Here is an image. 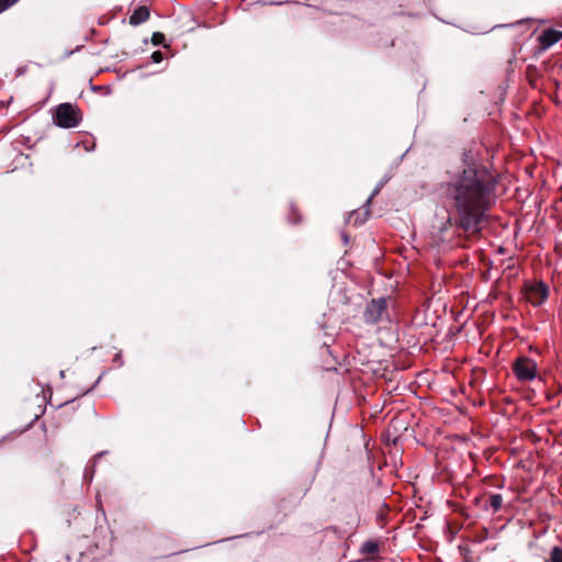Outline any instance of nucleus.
<instances>
[{
  "instance_id": "f3484780",
  "label": "nucleus",
  "mask_w": 562,
  "mask_h": 562,
  "mask_svg": "<svg viewBox=\"0 0 562 562\" xmlns=\"http://www.w3.org/2000/svg\"><path fill=\"white\" fill-rule=\"evenodd\" d=\"M92 474H93L92 472L89 473V471L87 470L86 473H85V477L88 479L89 481H91L92 480Z\"/></svg>"
},
{
  "instance_id": "ddd939ff",
  "label": "nucleus",
  "mask_w": 562,
  "mask_h": 562,
  "mask_svg": "<svg viewBox=\"0 0 562 562\" xmlns=\"http://www.w3.org/2000/svg\"><path fill=\"white\" fill-rule=\"evenodd\" d=\"M162 40H164V34L162 33L157 32V33L153 34V42H154V44L158 45V44L161 43Z\"/></svg>"
},
{
  "instance_id": "f257e3e1",
  "label": "nucleus",
  "mask_w": 562,
  "mask_h": 562,
  "mask_svg": "<svg viewBox=\"0 0 562 562\" xmlns=\"http://www.w3.org/2000/svg\"><path fill=\"white\" fill-rule=\"evenodd\" d=\"M495 184V175L469 154H464L462 166L449 169L447 180L441 187L453 216L447 218L440 231H445L452 223L464 232L479 231L493 202Z\"/></svg>"
},
{
  "instance_id": "423d86ee",
  "label": "nucleus",
  "mask_w": 562,
  "mask_h": 562,
  "mask_svg": "<svg viewBox=\"0 0 562 562\" xmlns=\"http://www.w3.org/2000/svg\"><path fill=\"white\" fill-rule=\"evenodd\" d=\"M562 38V31L549 29L544 30L540 36L539 42L542 48H549Z\"/></svg>"
},
{
  "instance_id": "9d476101",
  "label": "nucleus",
  "mask_w": 562,
  "mask_h": 562,
  "mask_svg": "<svg viewBox=\"0 0 562 562\" xmlns=\"http://www.w3.org/2000/svg\"><path fill=\"white\" fill-rule=\"evenodd\" d=\"M543 562H562V547L554 546Z\"/></svg>"
},
{
  "instance_id": "2eb2a0df",
  "label": "nucleus",
  "mask_w": 562,
  "mask_h": 562,
  "mask_svg": "<svg viewBox=\"0 0 562 562\" xmlns=\"http://www.w3.org/2000/svg\"><path fill=\"white\" fill-rule=\"evenodd\" d=\"M83 145H85V150L86 151H91L95 147V143H83Z\"/></svg>"
},
{
  "instance_id": "f8f14e48",
  "label": "nucleus",
  "mask_w": 562,
  "mask_h": 562,
  "mask_svg": "<svg viewBox=\"0 0 562 562\" xmlns=\"http://www.w3.org/2000/svg\"><path fill=\"white\" fill-rule=\"evenodd\" d=\"M19 0H0V13L15 4Z\"/></svg>"
},
{
  "instance_id": "dca6fc26",
  "label": "nucleus",
  "mask_w": 562,
  "mask_h": 562,
  "mask_svg": "<svg viewBox=\"0 0 562 562\" xmlns=\"http://www.w3.org/2000/svg\"><path fill=\"white\" fill-rule=\"evenodd\" d=\"M381 186H382V183H381V184H379V186L374 189V191L372 192V194L370 195V198L367 200V203H370V202H371V200L373 199V196H374L375 194H378V193H379Z\"/></svg>"
},
{
  "instance_id": "a211bd4d",
  "label": "nucleus",
  "mask_w": 562,
  "mask_h": 562,
  "mask_svg": "<svg viewBox=\"0 0 562 562\" xmlns=\"http://www.w3.org/2000/svg\"><path fill=\"white\" fill-rule=\"evenodd\" d=\"M342 237H344V241H345V244H347V243H348V237H347V235H344Z\"/></svg>"
},
{
  "instance_id": "20e7f679",
  "label": "nucleus",
  "mask_w": 562,
  "mask_h": 562,
  "mask_svg": "<svg viewBox=\"0 0 562 562\" xmlns=\"http://www.w3.org/2000/svg\"><path fill=\"white\" fill-rule=\"evenodd\" d=\"M548 286L543 282L527 283L525 285V297L535 306L541 305L548 297Z\"/></svg>"
},
{
  "instance_id": "1a4fd4ad",
  "label": "nucleus",
  "mask_w": 562,
  "mask_h": 562,
  "mask_svg": "<svg viewBox=\"0 0 562 562\" xmlns=\"http://www.w3.org/2000/svg\"><path fill=\"white\" fill-rule=\"evenodd\" d=\"M368 216H369L368 210H364L362 213L355 211L349 215L348 221L349 222L353 221L355 225H360L367 221Z\"/></svg>"
},
{
  "instance_id": "f03ea898",
  "label": "nucleus",
  "mask_w": 562,
  "mask_h": 562,
  "mask_svg": "<svg viewBox=\"0 0 562 562\" xmlns=\"http://www.w3.org/2000/svg\"><path fill=\"white\" fill-rule=\"evenodd\" d=\"M82 121L80 109L72 103L66 102L57 105L54 110L53 122L61 128L77 127Z\"/></svg>"
},
{
  "instance_id": "7ed1b4c3",
  "label": "nucleus",
  "mask_w": 562,
  "mask_h": 562,
  "mask_svg": "<svg viewBox=\"0 0 562 562\" xmlns=\"http://www.w3.org/2000/svg\"><path fill=\"white\" fill-rule=\"evenodd\" d=\"M387 302L386 299L380 297L371 300L363 312V319L367 324H376L383 319L386 314Z\"/></svg>"
},
{
  "instance_id": "9b49d317",
  "label": "nucleus",
  "mask_w": 562,
  "mask_h": 562,
  "mask_svg": "<svg viewBox=\"0 0 562 562\" xmlns=\"http://www.w3.org/2000/svg\"><path fill=\"white\" fill-rule=\"evenodd\" d=\"M488 504L493 513L498 512L503 505V496L501 494H492L488 498Z\"/></svg>"
},
{
  "instance_id": "6e6552de",
  "label": "nucleus",
  "mask_w": 562,
  "mask_h": 562,
  "mask_svg": "<svg viewBox=\"0 0 562 562\" xmlns=\"http://www.w3.org/2000/svg\"><path fill=\"white\" fill-rule=\"evenodd\" d=\"M360 552L366 555H374L379 552V543L375 540H367L361 544Z\"/></svg>"
},
{
  "instance_id": "0eeeda50",
  "label": "nucleus",
  "mask_w": 562,
  "mask_h": 562,
  "mask_svg": "<svg viewBox=\"0 0 562 562\" xmlns=\"http://www.w3.org/2000/svg\"><path fill=\"white\" fill-rule=\"evenodd\" d=\"M150 12L148 7L142 5L135 9L128 18L131 25L137 26L149 19Z\"/></svg>"
},
{
  "instance_id": "39448f33",
  "label": "nucleus",
  "mask_w": 562,
  "mask_h": 562,
  "mask_svg": "<svg viewBox=\"0 0 562 562\" xmlns=\"http://www.w3.org/2000/svg\"><path fill=\"white\" fill-rule=\"evenodd\" d=\"M536 363L528 358H520L514 364V372L520 381H531L536 376Z\"/></svg>"
},
{
  "instance_id": "4468645a",
  "label": "nucleus",
  "mask_w": 562,
  "mask_h": 562,
  "mask_svg": "<svg viewBox=\"0 0 562 562\" xmlns=\"http://www.w3.org/2000/svg\"><path fill=\"white\" fill-rule=\"evenodd\" d=\"M151 59L154 63H160L162 60V53L159 50L154 52L151 55Z\"/></svg>"
}]
</instances>
